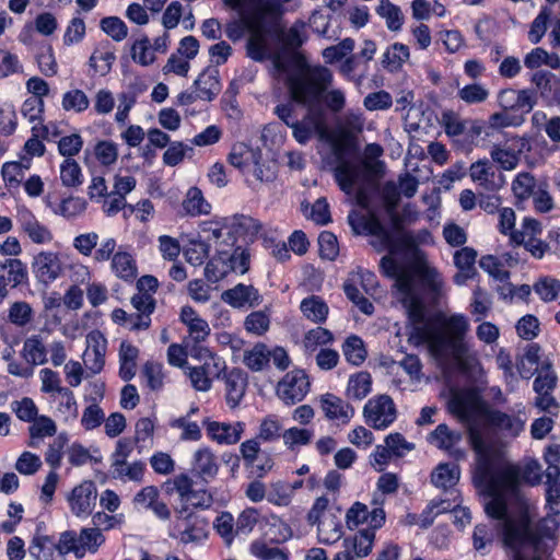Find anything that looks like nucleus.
Instances as JSON below:
<instances>
[{"label":"nucleus","mask_w":560,"mask_h":560,"mask_svg":"<svg viewBox=\"0 0 560 560\" xmlns=\"http://www.w3.org/2000/svg\"><path fill=\"white\" fill-rule=\"evenodd\" d=\"M303 44V37H248L246 44L247 56L259 62L271 61L292 101L307 108L293 136L301 144L314 135L327 137L326 115L319 104L334 80L328 68L308 62Z\"/></svg>","instance_id":"obj_1"},{"label":"nucleus","mask_w":560,"mask_h":560,"mask_svg":"<svg viewBox=\"0 0 560 560\" xmlns=\"http://www.w3.org/2000/svg\"><path fill=\"white\" fill-rule=\"evenodd\" d=\"M380 269L385 277L395 280L394 287L408 316L409 341L416 346L428 345L438 360L462 359L467 352L465 336L469 323L466 316L454 314L445 319L444 329H440L428 315L422 296L415 291L411 270L398 265L389 256L382 257Z\"/></svg>","instance_id":"obj_2"},{"label":"nucleus","mask_w":560,"mask_h":560,"mask_svg":"<svg viewBox=\"0 0 560 560\" xmlns=\"http://www.w3.org/2000/svg\"><path fill=\"white\" fill-rule=\"evenodd\" d=\"M472 447L478 455L476 464V478L483 485L488 491H497L500 483L511 489L520 486L518 471L509 468L500 474L494 471L492 458L486 448L481 438L476 434L471 435Z\"/></svg>","instance_id":"obj_3"},{"label":"nucleus","mask_w":560,"mask_h":560,"mask_svg":"<svg viewBox=\"0 0 560 560\" xmlns=\"http://www.w3.org/2000/svg\"><path fill=\"white\" fill-rule=\"evenodd\" d=\"M334 178L346 195L351 196L358 190L359 195L368 179L366 165L359 160L347 159L339 144L334 149Z\"/></svg>","instance_id":"obj_4"},{"label":"nucleus","mask_w":560,"mask_h":560,"mask_svg":"<svg viewBox=\"0 0 560 560\" xmlns=\"http://www.w3.org/2000/svg\"><path fill=\"white\" fill-rule=\"evenodd\" d=\"M105 536L97 527H83L80 533L66 530L60 534V548L62 552L73 553L82 559L86 553L94 555L105 542Z\"/></svg>","instance_id":"obj_5"},{"label":"nucleus","mask_w":560,"mask_h":560,"mask_svg":"<svg viewBox=\"0 0 560 560\" xmlns=\"http://www.w3.org/2000/svg\"><path fill=\"white\" fill-rule=\"evenodd\" d=\"M256 228V221L246 215H234L232 218H215L207 220L199 224L200 232L206 235L207 243L214 242L219 244L220 238L225 231L231 246L236 242L235 234H242L249 229Z\"/></svg>","instance_id":"obj_6"},{"label":"nucleus","mask_w":560,"mask_h":560,"mask_svg":"<svg viewBox=\"0 0 560 560\" xmlns=\"http://www.w3.org/2000/svg\"><path fill=\"white\" fill-rule=\"evenodd\" d=\"M207 522L194 513L180 511L168 528V536L183 545H200L208 538Z\"/></svg>","instance_id":"obj_7"},{"label":"nucleus","mask_w":560,"mask_h":560,"mask_svg":"<svg viewBox=\"0 0 560 560\" xmlns=\"http://www.w3.org/2000/svg\"><path fill=\"white\" fill-rule=\"evenodd\" d=\"M520 406L522 408L512 415L489 406H481L479 415L489 427L508 435L518 436L524 431L526 422L525 409L522 404Z\"/></svg>","instance_id":"obj_8"},{"label":"nucleus","mask_w":560,"mask_h":560,"mask_svg":"<svg viewBox=\"0 0 560 560\" xmlns=\"http://www.w3.org/2000/svg\"><path fill=\"white\" fill-rule=\"evenodd\" d=\"M529 149L527 138L512 135L503 142L494 144L490 150V156L502 170L512 171L517 167L521 155Z\"/></svg>","instance_id":"obj_9"},{"label":"nucleus","mask_w":560,"mask_h":560,"mask_svg":"<svg viewBox=\"0 0 560 560\" xmlns=\"http://www.w3.org/2000/svg\"><path fill=\"white\" fill-rule=\"evenodd\" d=\"M363 416L368 425L385 430L396 420L397 410L390 396L380 395L368 400Z\"/></svg>","instance_id":"obj_10"},{"label":"nucleus","mask_w":560,"mask_h":560,"mask_svg":"<svg viewBox=\"0 0 560 560\" xmlns=\"http://www.w3.org/2000/svg\"><path fill=\"white\" fill-rule=\"evenodd\" d=\"M240 453L245 468L248 469L249 475L256 479L266 477L275 466L272 456L261 451L257 440H246L241 443Z\"/></svg>","instance_id":"obj_11"},{"label":"nucleus","mask_w":560,"mask_h":560,"mask_svg":"<svg viewBox=\"0 0 560 560\" xmlns=\"http://www.w3.org/2000/svg\"><path fill=\"white\" fill-rule=\"evenodd\" d=\"M311 383L303 370L288 372L277 385L278 397L287 405L302 401L310 392Z\"/></svg>","instance_id":"obj_12"},{"label":"nucleus","mask_w":560,"mask_h":560,"mask_svg":"<svg viewBox=\"0 0 560 560\" xmlns=\"http://www.w3.org/2000/svg\"><path fill=\"white\" fill-rule=\"evenodd\" d=\"M348 222L355 234L375 236L385 247L393 248L394 238L392 233L374 213L362 214L352 211L348 215Z\"/></svg>","instance_id":"obj_13"},{"label":"nucleus","mask_w":560,"mask_h":560,"mask_svg":"<svg viewBox=\"0 0 560 560\" xmlns=\"http://www.w3.org/2000/svg\"><path fill=\"white\" fill-rule=\"evenodd\" d=\"M500 525L505 546L515 550V555L517 552L522 553L518 549L534 540L529 520L526 516L516 518L510 516Z\"/></svg>","instance_id":"obj_14"},{"label":"nucleus","mask_w":560,"mask_h":560,"mask_svg":"<svg viewBox=\"0 0 560 560\" xmlns=\"http://www.w3.org/2000/svg\"><path fill=\"white\" fill-rule=\"evenodd\" d=\"M469 176L488 192H498L505 184L504 175L489 160H479L469 167Z\"/></svg>","instance_id":"obj_15"},{"label":"nucleus","mask_w":560,"mask_h":560,"mask_svg":"<svg viewBox=\"0 0 560 560\" xmlns=\"http://www.w3.org/2000/svg\"><path fill=\"white\" fill-rule=\"evenodd\" d=\"M97 489L93 481L84 480L75 486L68 497L71 512L78 517H88L96 504Z\"/></svg>","instance_id":"obj_16"},{"label":"nucleus","mask_w":560,"mask_h":560,"mask_svg":"<svg viewBox=\"0 0 560 560\" xmlns=\"http://www.w3.org/2000/svg\"><path fill=\"white\" fill-rule=\"evenodd\" d=\"M85 341L84 365L92 374H98L105 365L107 339L100 330H93L86 335Z\"/></svg>","instance_id":"obj_17"},{"label":"nucleus","mask_w":560,"mask_h":560,"mask_svg":"<svg viewBox=\"0 0 560 560\" xmlns=\"http://www.w3.org/2000/svg\"><path fill=\"white\" fill-rule=\"evenodd\" d=\"M203 427L211 441L220 445H234L242 439L246 425L242 421L229 423L206 419Z\"/></svg>","instance_id":"obj_18"},{"label":"nucleus","mask_w":560,"mask_h":560,"mask_svg":"<svg viewBox=\"0 0 560 560\" xmlns=\"http://www.w3.org/2000/svg\"><path fill=\"white\" fill-rule=\"evenodd\" d=\"M385 518V511L382 508L369 511L368 506L359 501L354 502L346 513V524L349 529H354L363 523H369V527L381 528Z\"/></svg>","instance_id":"obj_19"},{"label":"nucleus","mask_w":560,"mask_h":560,"mask_svg":"<svg viewBox=\"0 0 560 560\" xmlns=\"http://www.w3.org/2000/svg\"><path fill=\"white\" fill-rule=\"evenodd\" d=\"M191 474L205 482L215 478L219 471L217 456L208 446L199 447L192 455L190 463Z\"/></svg>","instance_id":"obj_20"},{"label":"nucleus","mask_w":560,"mask_h":560,"mask_svg":"<svg viewBox=\"0 0 560 560\" xmlns=\"http://www.w3.org/2000/svg\"><path fill=\"white\" fill-rule=\"evenodd\" d=\"M221 299L234 308L256 307L261 303L259 291L252 284L238 283L225 290Z\"/></svg>","instance_id":"obj_21"},{"label":"nucleus","mask_w":560,"mask_h":560,"mask_svg":"<svg viewBox=\"0 0 560 560\" xmlns=\"http://www.w3.org/2000/svg\"><path fill=\"white\" fill-rule=\"evenodd\" d=\"M428 442L435 447L447 452L456 459L464 457V452L456 448L462 440V433L452 430L447 424H439L428 436Z\"/></svg>","instance_id":"obj_22"},{"label":"nucleus","mask_w":560,"mask_h":560,"mask_svg":"<svg viewBox=\"0 0 560 560\" xmlns=\"http://www.w3.org/2000/svg\"><path fill=\"white\" fill-rule=\"evenodd\" d=\"M131 304L137 310L130 317L131 330H145L151 325V314L155 310V300L152 294L136 293L131 298Z\"/></svg>","instance_id":"obj_23"},{"label":"nucleus","mask_w":560,"mask_h":560,"mask_svg":"<svg viewBox=\"0 0 560 560\" xmlns=\"http://www.w3.org/2000/svg\"><path fill=\"white\" fill-rule=\"evenodd\" d=\"M319 401L325 417L330 421L347 424L354 416L353 407L334 394L326 393L322 395Z\"/></svg>","instance_id":"obj_24"},{"label":"nucleus","mask_w":560,"mask_h":560,"mask_svg":"<svg viewBox=\"0 0 560 560\" xmlns=\"http://www.w3.org/2000/svg\"><path fill=\"white\" fill-rule=\"evenodd\" d=\"M18 221L21 230L27 234L33 243L45 244L52 240L49 229L42 224L30 210L23 209L19 211Z\"/></svg>","instance_id":"obj_25"},{"label":"nucleus","mask_w":560,"mask_h":560,"mask_svg":"<svg viewBox=\"0 0 560 560\" xmlns=\"http://www.w3.org/2000/svg\"><path fill=\"white\" fill-rule=\"evenodd\" d=\"M33 268L38 280L45 284L55 281L61 272V264L56 253L42 252L34 258Z\"/></svg>","instance_id":"obj_26"},{"label":"nucleus","mask_w":560,"mask_h":560,"mask_svg":"<svg viewBox=\"0 0 560 560\" xmlns=\"http://www.w3.org/2000/svg\"><path fill=\"white\" fill-rule=\"evenodd\" d=\"M477 252L472 247H462L453 256L454 265L458 269L454 276V282L463 285L476 275Z\"/></svg>","instance_id":"obj_27"},{"label":"nucleus","mask_w":560,"mask_h":560,"mask_svg":"<svg viewBox=\"0 0 560 560\" xmlns=\"http://www.w3.org/2000/svg\"><path fill=\"white\" fill-rule=\"evenodd\" d=\"M28 552L35 560H63L68 552H62L60 539L56 542L49 536H36L33 538Z\"/></svg>","instance_id":"obj_28"},{"label":"nucleus","mask_w":560,"mask_h":560,"mask_svg":"<svg viewBox=\"0 0 560 560\" xmlns=\"http://www.w3.org/2000/svg\"><path fill=\"white\" fill-rule=\"evenodd\" d=\"M226 388V404L235 408L244 397L247 387V375L241 369H232L224 375Z\"/></svg>","instance_id":"obj_29"},{"label":"nucleus","mask_w":560,"mask_h":560,"mask_svg":"<svg viewBox=\"0 0 560 560\" xmlns=\"http://www.w3.org/2000/svg\"><path fill=\"white\" fill-rule=\"evenodd\" d=\"M167 37H155L154 44L149 37H141L131 47L132 59L141 66H149L155 60V52L166 47Z\"/></svg>","instance_id":"obj_30"},{"label":"nucleus","mask_w":560,"mask_h":560,"mask_svg":"<svg viewBox=\"0 0 560 560\" xmlns=\"http://www.w3.org/2000/svg\"><path fill=\"white\" fill-rule=\"evenodd\" d=\"M260 158V150H255L244 143H237L232 147L229 154V162L232 166L240 170L243 175L248 177L250 174V166H254L256 159Z\"/></svg>","instance_id":"obj_31"},{"label":"nucleus","mask_w":560,"mask_h":560,"mask_svg":"<svg viewBox=\"0 0 560 560\" xmlns=\"http://www.w3.org/2000/svg\"><path fill=\"white\" fill-rule=\"evenodd\" d=\"M194 85L199 93V100L212 101L221 91L219 71L214 68H208L202 71L195 80Z\"/></svg>","instance_id":"obj_32"},{"label":"nucleus","mask_w":560,"mask_h":560,"mask_svg":"<svg viewBox=\"0 0 560 560\" xmlns=\"http://www.w3.org/2000/svg\"><path fill=\"white\" fill-rule=\"evenodd\" d=\"M112 271L116 277L127 282H132L138 276V267L133 256L119 248L110 261Z\"/></svg>","instance_id":"obj_33"},{"label":"nucleus","mask_w":560,"mask_h":560,"mask_svg":"<svg viewBox=\"0 0 560 560\" xmlns=\"http://www.w3.org/2000/svg\"><path fill=\"white\" fill-rule=\"evenodd\" d=\"M119 376L125 382L132 380L137 371L139 349L129 341H122L119 347Z\"/></svg>","instance_id":"obj_34"},{"label":"nucleus","mask_w":560,"mask_h":560,"mask_svg":"<svg viewBox=\"0 0 560 560\" xmlns=\"http://www.w3.org/2000/svg\"><path fill=\"white\" fill-rule=\"evenodd\" d=\"M27 279V270L24 264L14 258L5 259L0 266V282L7 288H15Z\"/></svg>","instance_id":"obj_35"},{"label":"nucleus","mask_w":560,"mask_h":560,"mask_svg":"<svg viewBox=\"0 0 560 560\" xmlns=\"http://www.w3.org/2000/svg\"><path fill=\"white\" fill-rule=\"evenodd\" d=\"M460 476L458 465L453 463H441L439 464L431 474V482L436 488L450 489L454 487Z\"/></svg>","instance_id":"obj_36"},{"label":"nucleus","mask_w":560,"mask_h":560,"mask_svg":"<svg viewBox=\"0 0 560 560\" xmlns=\"http://www.w3.org/2000/svg\"><path fill=\"white\" fill-rule=\"evenodd\" d=\"M498 102L505 110L521 109L528 113L533 108L530 96L526 91H516L513 89L502 90L499 93Z\"/></svg>","instance_id":"obj_37"},{"label":"nucleus","mask_w":560,"mask_h":560,"mask_svg":"<svg viewBox=\"0 0 560 560\" xmlns=\"http://www.w3.org/2000/svg\"><path fill=\"white\" fill-rule=\"evenodd\" d=\"M300 310L304 317L315 324L326 322L329 307L326 302L318 295H310L302 300Z\"/></svg>","instance_id":"obj_38"},{"label":"nucleus","mask_w":560,"mask_h":560,"mask_svg":"<svg viewBox=\"0 0 560 560\" xmlns=\"http://www.w3.org/2000/svg\"><path fill=\"white\" fill-rule=\"evenodd\" d=\"M279 3L272 1H266L255 12L253 18L252 26L254 28V33L252 35H264L266 32L264 26V21L266 19L276 20L281 14V4L289 3L292 0H277Z\"/></svg>","instance_id":"obj_39"},{"label":"nucleus","mask_w":560,"mask_h":560,"mask_svg":"<svg viewBox=\"0 0 560 560\" xmlns=\"http://www.w3.org/2000/svg\"><path fill=\"white\" fill-rule=\"evenodd\" d=\"M389 257H392L398 265L405 267V268H408L411 270L412 272V277H413V288H415V291L420 295V293L418 292L417 290V285H416V279L419 278L422 285L431 291V292H435L439 290L440 288V281H439V273L436 272V270L434 268H429V267H424V266H420V267H415V266H411V265H407L402 261H399L397 260L396 258H394L392 255H388Z\"/></svg>","instance_id":"obj_40"},{"label":"nucleus","mask_w":560,"mask_h":560,"mask_svg":"<svg viewBox=\"0 0 560 560\" xmlns=\"http://www.w3.org/2000/svg\"><path fill=\"white\" fill-rule=\"evenodd\" d=\"M184 211L191 217L209 214L211 205L205 199L202 191L198 187H190L183 200Z\"/></svg>","instance_id":"obj_41"},{"label":"nucleus","mask_w":560,"mask_h":560,"mask_svg":"<svg viewBox=\"0 0 560 560\" xmlns=\"http://www.w3.org/2000/svg\"><path fill=\"white\" fill-rule=\"evenodd\" d=\"M535 176L529 172H520L513 179L511 189L518 202L528 200L537 189Z\"/></svg>","instance_id":"obj_42"},{"label":"nucleus","mask_w":560,"mask_h":560,"mask_svg":"<svg viewBox=\"0 0 560 560\" xmlns=\"http://www.w3.org/2000/svg\"><path fill=\"white\" fill-rule=\"evenodd\" d=\"M318 540L325 545H332L342 537V524L335 516L330 515L316 523Z\"/></svg>","instance_id":"obj_43"},{"label":"nucleus","mask_w":560,"mask_h":560,"mask_svg":"<svg viewBox=\"0 0 560 560\" xmlns=\"http://www.w3.org/2000/svg\"><path fill=\"white\" fill-rule=\"evenodd\" d=\"M48 350L39 336H32L24 341L22 354L32 365H42L47 362Z\"/></svg>","instance_id":"obj_44"},{"label":"nucleus","mask_w":560,"mask_h":560,"mask_svg":"<svg viewBox=\"0 0 560 560\" xmlns=\"http://www.w3.org/2000/svg\"><path fill=\"white\" fill-rule=\"evenodd\" d=\"M114 60L115 54L110 47V43L105 40L90 57V67L94 69L95 73L104 75L110 70Z\"/></svg>","instance_id":"obj_45"},{"label":"nucleus","mask_w":560,"mask_h":560,"mask_svg":"<svg viewBox=\"0 0 560 560\" xmlns=\"http://www.w3.org/2000/svg\"><path fill=\"white\" fill-rule=\"evenodd\" d=\"M372 389V377L369 372H359L351 375L347 386V397L354 400H362Z\"/></svg>","instance_id":"obj_46"},{"label":"nucleus","mask_w":560,"mask_h":560,"mask_svg":"<svg viewBox=\"0 0 560 560\" xmlns=\"http://www.w3.org/2000/svg\"><path fill=\"white\" fill-rule=\"evenodd\" d=\"M558 384V376L550 362H542L538 374L533 383V389L536 394L552 393Z\"/></svg>","instance_id":"obj_47"},{"label":"nucleus","mask_w":560,"mask_h":560,"mask_svg":"<svg viewBox=\"0 0 560 560\" xmlns=\"http://www.w3.org/2000/svg\"><path fill=\"white\" fill-rule=\"evenodd\" d=\"M505 488L511 489L510 487H506L503 483H500L499 488L495 492L488 491L492 498L485 505V511H486L487 515L493 520L500 521L501 523H503L504 520L510 517L509 511H508V504L502 495V491Z\"/></svg>","instance_id":"obj_48"},{"label":"nucleus","mask_w":560,"mask_h":560,"mask_svg":"<svg viewBox=\"0 0 560 560\" xmlns=\"http://www.w3.org/2000/svg\"><path fill=\"white\" fill-rule=\"evenodd\" d=\"M376 13L385 19L387 27L392 32H398L404 23V14L400 8L389 0H380Z\"/></svg>","instance_id":"obj_49"},{"label":"nucleus","mask_w":560,"mask_h":560,"mask_svg":"<svg viewBox=\"0 0 560 560\" xmlns=\"http://www.w3.org/2000/svg\"><path fill=\"white\" fill-rule=\"evenodd\" d=\"M226 254V249L218 248V256L212 257L207 262L205 268V277L209 282L217 283L231 272L224 257Z\"/></svg>","instance_id":"obj_50"},{"label":"nucleus","mask_w":560,"mask_h":560,"mask_svg":"<svg viewBox=\"0 0 560 560\" xmlns=\"http://www.w3.org/2000/svg\"><path fill=\"white\" fill-rule=\"evenodd\" d=\"M55 400H57V411L63 421H73L78 418V404L70 388L61 389V393L55 397Z\"/></svg>","instance_id":"obj_51"},{"label":"nucleus","mask_w":560,"mask_h":560,"mask_svg":"<svg viewBox=\"0 0 560 560\" xmlns=\"http://www.w3.org/2000/svg\"><path fill=\"white\" fill-rule=\"evenodd\" d=\"M282 425L277 416L270 415L260 422L258 434L253 440H257L259 444L272 443L282 438Z\"/></svg>","instance_id":"obj_52"},{"label":"nucleus","mask_w":560,"mask_h":560,"mask_svg":"<svg viewBox=\"0 0 560 560\" xmlns=\"http://www.w3.org/2000/svg\"><path fill=\"white\" fill-rule=\"evenodd\" d=\"M250 552L259 560H289L290 552L285 548L268 545L265 540H254Z\"/></svg>","instance_id":"obj_53"},{"label":"nucleus","mask_w":560,"mask_h":560,"mask_svg":"<svg viewBox=\"0 0 560 560\" xmlns=\"http://www.w3.org/2000/svg\"><path fill=\"white\" fill-rule=\"evenodd\" d=\"M270 361V351L264 343H256L244 353V364L252 371L264 370Z\"/></svg>","instance_id":"obj_54"},{"label":"nucleus","mask_w":560,"mask_h":560,"mask_svg":"<svg viewBox=\"0 0 560 560\" xmlns=\"http://www.w3.org/2000/svg\"><path fill=\"white\" fill-rule=\"evenodd\" d=\"M60 180L65 187L74 188L83 184V174L74 159H65L60 164Z\"/></svg>","instance_id":"obj_55"},{"label":"nucleus","mask_w":560,"mask_h":560,"mask_svg":"<svg viewBox=\"0 0 560 560\" xmlns=\"http://www.w3.org/2000/svg\"><path fill=\"white\" fill-rule=\"evenodd\" d=\"M342 351L346 360L352 365H360L366 358V350L363 340L352 335L346 339L342 345Z\"/></svg>","instance_id":"obj_56"},{"label":"nucleus","mask_w":560,"mask_h":560,"mask_svg":"<svg viewBox=\"0 0 560 560\" xmlns=\"http://www.w3.org/2000/svg\"><path fill=\"white\" fill-rule=\"evenodd\" d=\"M68 442V434L62 432L58 434L51 443H49L45 453V462L51 467V469L57 470L61 467L62 456Z\"/></svg>","instance_id":"obj_57"},{"label":"nucleus","mask_w":560,"mask_h":560,"mask_svg":"<svg viewBox=\"0 0 560 560\" xmlns=\"http://www.w3.org/2000/svg\"><path fill=\"white\" fill-rule=\"evenodd\" d=\"M313 436V430L298 427L287 429L282 433L283 443L290 451H295L301 446L310 444Z\"/></svg>","instance_id":"obj_58"},{"label":"nucleus","mask_w":560,"mask_h":560,"mask_svg":"<svg viewBox=\"0 0 560 560\" xmlns=\"http://www.w3.org/2000/svg\"><path fill=\"white\" fill-rule=\"evenodd\" d=\"M141 377L151 390H161L164 386L165 377L162 363L155 361L145 362L141 371Z\"/></svg>","instance_id":"obj_59"},{"label":"nucleus","mask_w":560,"mask_h":560,"mask_svg":"<svg viewBox=\"0 0 560 560\" xmlns=\"http://www.w3.org/2000/svg\"><path fill=\"white\" fill-rule=\"evenodd\" d=\"M232 253L224 255L230 271L244 275L249 269L250 254L246 247L232 246Z\"/></svg>","instance_id":"obj_60"},{"label":"nucleus","mask_w":560,"mask_h":560,"mask_svg":"<svg viewBox=\"0 0 560 560\" xmlns=\"http://www.w3.org/2000/svg\"><path fill=\"white\" fill-rule=\"evenodd\" d=\"M113 476L122 481L142 482L145 464L142 460H135L131 464H122L121 467H113Z\"/></svg>","instance_id":"obj_61"},{"label":"nucleus","mask_w":560,"mask_h":560,"mask_svg":"<svg viewBox=\"0 0 560 560\" xmlns=\"http://www.w3.org/2000/svg\"><path fill=\"white\" fill-rule=\"evenodd\" d=\"M36 61L39 71L46 77H54L57 74L58 65L55 58L54 49L50 44H42L37 48Z\"/></svg>","instance_id":"obj_62"},{"label":"nucleus","mask_w":560,"mask_h":560,"mask_svg":"<svg viewBox=\"0 0 560 560\" xmlns=\"http://www.w3.org/2000/svg\"><path fill=\"white\" fill-rule=\"evenodd\" d=\"M533 290L541 301L552 302L560 293V280L550 276L541 277L534 283Z\"/></svg>","instance_id":"obj_63"},{"label":"nucleus","mask_w":560,"mask_h":560,"mask_svg":"<svg viewBox=\"0 0 560 560\" xmlns=\"http://www.w3.org/2000/svg\"><path fill=\"white\" fill-rule=\"evenodd\" d=\"M545 460L548 464L546 469V485L560 486V466L556 463L560 460V446H549L545 454Z\"/></svg>","instance_id":"obj_64"}]
</instances>
